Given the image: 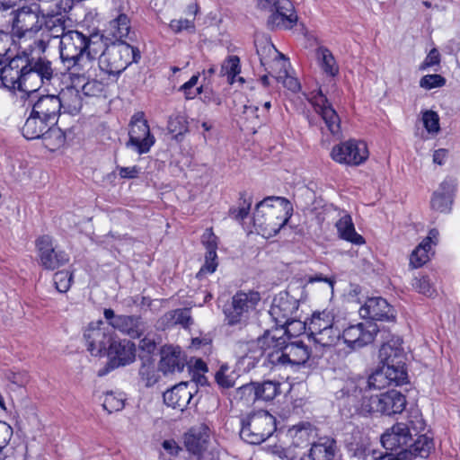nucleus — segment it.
I'll return each instance as SVG.
<instances>
[{"instance_id":"8fccbe9b","label":"nucleus","mask_w":460,"mask_h":460,"mask_svg":"<svg viewBox=\"0 0 460 460\" xmlns=\"http://www.w3.org/2000/svg\"><path fill=\"white\" fill-rule=\"evenodd\" d=\"M252 206L251 198L246 199L245 192L241 193L240 195V203L238 208H231L229 209V215L231 217L237 221H243L249 215L250 209Z\"/></svg>"},{"instance_id":"6ab92c4d","label":"nucleus","mask_w":460,"mask_h":460,"mask_svg":"<svg viewBox=\"0 0 460 460\" xmlns=\"http://www.w3.org/2000/svg\"><path fill=\"white\" fill-rule=\"evenodd\" d=\"M38 251L40 265L48 270H54L66 265L69 261V255L54 245V240L50 235L45 234L35 241Z\"/></svg>"},{"instance_id":"7c9ffc66","label":"nucleus","mask_w":460,"mask_h":460,"mask_svg":"<svg viewBox=\"0 0 460 460\" xmlns=\"http://www.w3.org/2000/svg\"><path fill=\"white\" fill-rule=\"evenodd\" d=\"M438 229H430L428 236L412 251L410 255V266L412 269L420 268L429 261L431 249L438 244Z\"/></svg>"},{"instance_id":"ea45409f","label":"nucleus","mask_w":460,"mask_h":460,"mask_svg":"<svg viewBox=\"0 0 460 460\" xmlns=\"http://www.w3.org/2000/svg\"><path fill=\"white\" fill-rule=\"evenodd\" d=\"M309 337L314 341L322 347H331L336 344V342L341 338V332L339 327L334 324L328 327L321 332H316L309 334Z\"/></svg>"},{"instance_id":"7ed1b4c3","label":"nucleus","mask_w":460,"mask_h":460,"mask_svg":"<svg viewBox=\"0 0 460 460\" xmlns=\"http://www.w3.org/2000/svg\"><path fill=\"white\" fill-rule=\"evenodd\" d=\"M407 373L381 366L368 378L358 376L347 380L341 393L347 396L349 402L358 408L362 395L369 396L371 390H380L393 385H402L407 383Z\"/></svg>"},{"instance_id":"b1692460","label":"nucleus","mask_w":460,"mask_h":460,"mask_svg":"<svg viewBox=\"0 0 460 460\" xmlns=\"http://www.w3.org/2000/svg\"><path fill=\"white\" fill-rule=\"evenodd\" d=\"M315 111L321 116L330 133L337 137L341 136V119L332 108L331 103L322 91L319 90L316 94L310 99Z\"/></svg>"},{"instance_id":"0eeeda50","label":"nucleus","mask_w":460,"mask_h":460,"mask_svg":"<svg viewBox=\"0 0 460 460\" xmlns=\"http://www.w3.org/2000/svg\"><path fill=\"white\" fill-rule=\"evenodd\" d=\"M104 46L102 53L98 54V66L108 75H120L131 63L140 59L137 49L125 41L101 42Z\"/></svg>"},{"instance_id":"423d86ee","label":"nucleus","mask_w":460,"mask_h":460,"mask_svg":"<svg viewBox=\"0 0 460 460\" xmlns=\"http://www.w3.org/2000/svg\"><path fill=\"white\" fill-rule=\"evenodd\" d=\"M271 332H278V340L270 346L268 365L271 367L304 365L310 358V350L303 341H289L286 337L290 329L275 328Z\"/></svg>"},{"instance_id":"20e7f679","label":"nucleus","mask_w":460,"mask_h":460,"mask_svg":"<svg viewBox=\"0 0 460 460\" xmlns=\"http://www.w3.org/2000/svg\"><path fill=\"white\" fill-rule=\"evenodd\" d=\"M293 214V206L283 197H267L260 201L253 212V224L262 235H276L288 222Z\"/></svg>"},{"instance_id":"09e8293b","label":"nucleus","mask_w":460,"mask_h":460,"mask_svg":"<svg viewBox=\"0 0 460 460\" xmlns=\"http://www.w3.org/2000/svg\"><path fill=\"white\" fill-rule=\"evenodd\" d=\"M240 58L237 56H230L221 66L220 73L226 75L230 84H233L234 77L240 74Z\"/></svg>"},{"instance_id":"f8f14e48","label":"nucleus","mask_w":460,"mask_h":460,"mask_svg":"<svg viewBox=\"0 0 460 460\" xmlns=\"http://www.w3.org/2000/svg\"><path fill=\"white\" fill-rule=\"evenodd\" d=\"M378 334L382 339L386 338L376 323L366 321L345 327L341 338L348 348L357 350L372 343Z\"/></svg>"},{"instance_id":"774afa93","label":"nucleus","mask_w":460,"mask_h":460,"mask_svg":"<svg viewBox=\"0 0 460 460\" xmlns=\"http://www.w3.org/2000/svg\"><path fill=\"white\" fill-rule=\"evenodd\" d=\"M13 434V428L5 421L0 420V446L8 445Z\"/></svg>"},{"instance_id":"412c9836","label":"nucleus","mask_w":460,"mask_h":460,"mask_svg":"<svg viewBox=\"0 0 460 460\" xmlns=\"http://www.w3.org/2000/svg\"><path fill=\"white\" fill-rule=\"evenodd\" d=\"M331 157L339 164L359 165L367 159L368 149L365 142L349 139L334 146Z\"/></svg>"},{"instance_id":"39448f33","label":"nucleus","mask_w":460,"mask_h":460,"mask_svg":"<svg viewBox=\"0 0 460 460\" xmlns=\"http://www.w3.org/2000/svg\"><path fill=\"white\" fill-rule=\"evenodd\" d=\"M425 421L419 411H414L405 422H397L387 429L381 437V443L387 450L398 456L399 460H405L404 451L409 449L413 437L423 431Z\"/></svg>"},{"instance_id":"e433bc0d","label":"nucleus","mask_w":460,"mask_h":460,"mask_svg":"<svg viewBox=\"0 0 460 460\" xmlns=\"http://www.w3.org/2000/svg\"><path fill=\"white\" fill-rule=\"evenodd\" d=\"M434 448V442L427 435H420L411 443L409 449L404 451L405 460H411L415 456L427 457Z\"/></svg>"},{"instance_id":"de8ad7c7","label":"nucleus","mask_w":460,"mask_h":460,"mask_svg":"<svg viewBox=\"0 0 460 460\" xmlns=\"http://www.w3.org/2000/svg\"><path fill=\"white\" fill-rule=\"evenodd\" d=\"M216 381L223 388H230L235 385L237 374L227 365H222L215 376Z\"/></svg>"},{"instance_id":"aec40b11","label":"nucleus","mask_w":460,"mask_h":460,"mask_svg":"<svg viewBox=\"0 0 460 460\" xmlns=\"http://www.w3.org/2000/svg\"><path fill=\"white\" fill-rule=\"evenodd\" d=\"M277 332H271V330L266 331L262 336L255 341H238L234 345V353L239 358H250L259 360L265 357L264 364L268 365V355L270 353V346L278 340Z\"/></svg>"},{"instance_id":"dca6fc26","label":"nucleus","mask_w":460,"mask_h":460,"mask_svg":"<svg viewBox=\"0 0 460 460\" xmlns=\"http://www.w3.org/2000/svg\"><path fill=\"white\" fill-rule=\"evenodd\" d=\"M297 309L298 302L296 299L280 295L273 299L269 313L279 328L290 329V326L297 325L299 330H305V323L295 319Z\"/></svg>"},{"instance_id":"69168bd1","label":"nucleus","mask_w":460,"mask_h":460,"mask_svg":"<svg viewBox=\"0 0 460 460\" xmlns=\"http://www.w3.org/2000/svg\"><path fill=\"white\" fill-rule=\"evenodd\" d=\"M243 115L246 119H255L259 123H262L265 120V114L260 113V109L255 105H245L243 109Z\"/></svg>"},{"instance_id":"5701e85b","label":"nucleus","mask_w":460,"mask_h":460,"mask_svg":"<svg viewBox=\"0 0 460 460\" xmlns=\"http://www.w3.org/2000/svg\"><path fill=\"white\" fill-rule=\"evenodd\" d=\"M111 369L131 364L136 358V346L128 340H115L110 344L106 353Z\"/></svg>"},{"instance_id":"a878e982","label":"nucleus","mask_w":460,"mask_h":460,"mask_svg":"<svg viewBox=\"0 0 460 460\" xmlns=\"http://www.w3.org/2000/svg\"><path fill=\"white\" fill-rule=\"evenodd\" d=\"M197 392L194 383L181 382L164 393V402L169 407L182 411L190 402L193 393Z\"/></svg>"},{"instance_id":"a211bd4d","label":"nucleus","mask_w":460,"mask_h":460,"mask_svg":"<svg viewBox=\"0 0 460 460\" xmlns=\"http://www.w3.org/2000/svg\"><path fill=\"white\" fill-rule=\"evenodd\" d=\"M87 350L93 356H103L113 341V331L102 321L91 323L84 330Z\"/></svg>"},{"instance_id":"2f4dec72","label":"nucleus","mask_w":460,"mask_h":460,"mask_svg":"<svg viewBox=\"0 0 460 460\" xmlns=\"http://www.w3.org/2000/svg\"><path fill=\"white\" fill-rule=\"evenodd\" d=\"M50 132L59 133V129L56 128L46 119L43 120L39 115H34V112L31 111L22 127L23 137L31 140L46 138L47 135Z\"/></svg>"},{"instance_id":"49530a36","label":"nucleus","mask_w":460,"mask_h":460,"mask_svg":"<svg viewBox=\"0 0 460 460\" xmlns=\"http://www.w3.org/2000/svg\"><path fill=\"white\" fill-rule=\"evenodd\" d=\"M289 66L288 62H286L285 65L280 66L279 71L274 74V78L283 84L284 87L288 89L289 91L296 93L300 89V84L296 77H293L288 75V67Z\"/></svg>"},{"instance_id":"4be33fe9","label":"nucleus","mask_w":460,"mask_h":460,"mask_svg":"<svg viewBox=\"0 0 460 460\" xmlns=\"http://www.w3.org/2000/svg\"><path fill=\"white\" fill-rule=\"evenodd\" d=\"M103 314L111 328L116 329L133 339L139 338L146 331V324L139 316L116 315L111 308L105 309Z\"/></svg>"},{"instance_id":"ddd939ff","label":"nucleus","mask_w":460,"mask_h":460,"mask_svg":"<svg viewBox=\"0 0 460 460\" xmlns=\"http://www.w3.org/2000/svg\"><path fill=\"white\" fill-rule=\"evenodd\" d=\"M261 296L258 292H237L230 304L225 305L224 314L228 325L243 324L250 312L255 308Z\"/></svg>"},{"instance_id":"4d7b16f0","label":"nucleus","mask_w":460,"mask_h":460,"mask_svg":"<svg viewBox=\"0 0 460 460\" xmlns=\"http://www.w3.org/2000/svg\"><path fill=\"white\" fill-rule=\"evenodd\" d=\"M217 258V248H215V245H211L210 249H207L206 252V262L201 267L200 270L197 274L198 277H200L204 273H213L217 267V263L216 262Z\"/></svg>"},{"instance_id":"3c124183","label":"nucleus","mask_w":460,"mask_h":460,"mask_svg":"<svg viewBox=\"0 0 460 460\" xmlns=\"http://www.w3.org/2000/svg\"><path fill=\"white\" fill-rule=\"evenodd\" d=\"M235 398L243 401L244 403H251L258 401L256 382L245 384L235 391Z\"/></svg>"},{"instance_id":"58836bf2","label":"nucleus","mask_w":460,"mask_h":460,"mask_svg":"<svg viewBox=\"0 0 460 460\" xmlns=\"http://www.w3.org/2000/svg\"><path fill=\"white\" fill-rule=\"evenodd\" d=\"M43 28L47 31L46 36H42L49 41V38H59L66 34L67 31L66 28V19L59 15H48L44 22H42Z\"/></svg>"},{"instance_id":"6e6552de","label":"nucleus","mask_w":460,"mask_h":460,"mask_svg":"<svg viewBox=\"0 0 460 460\" xmlns=\"http://www.w3.org/2000/svg\"><path fill=\"white\" fill-rule=\"evenodd\" d=\"M22 54L23 61L27 64L23 69L22 92L33 93L43 85H49L54 76L51 61L34 50Z\"/></svg>"},{"instance_id":"bf43d9fd","label":"nucleus","mask_w":460,"mask_h":460,"mask_svg":"<svg viewBox=\"0 0 460 460\" xmlns=\"http://www.w3.org/2000/svg\"><path fill=\"white\" fill-rule=\"evenodd\" d=\"M445 84L446 79L438 74L424 75L420 81V86L427 90L442 87Z\"/></svg>"},{"instance_id":"6e6d98bb","label":"nucleus","mask_w":460,"mask_h":460,"mask_svg":"<svg viewBox=\"0 0 460 460\" xmlns=\"http://www.w3.org/2000/svg\"><path fill=\"white\" fill-rule=\"evenodd\" d=\"M422 121L425 128L430 134H438L440 130L439 117L433 111H426L422 113Z\"/></svg>"},{"instance_id":"f3484780","label":"nucleus","mask_w":460,"mask_h":460,"mask_svg":"<svg viewBox=\"0 0 460 460\" xmlns=\"http://www.w3.org/2000/svg\"><path fill=\"white\" fill-rule=\"evenodd\" d=\"M384 342L379 349V358L382 366L407 373L405 368V353L402 346V340L396 335H392L386 331Z\"/></svg>"},{"instance_id":"4468645a","label":"nucleus","mask_w":460,"mask_h":460,"mask_svg":"<svg viewBox=\"0 0 460 460\" xmlns=\"http://www.w3.org/2000/svg\"><path fill=\"white\" fill-rule=\"evenodd\" d=\"M129 139L127 146L139 155L146 154L155 143V137L151 134L147 120L142 111L136 112L130 119Z\"/></svg>"},{"instance_id":"13d9d810","label":"nucleus","mask_w":460,"mask_h":460,"mask_svg":"<svg viewBox=\"0 0 460 460\" xmlns=\"http://www.w3.org/2000/svg\"><path fill=\"white\" fill-rule=\"evenodd\" d=\"M105 85L102 82L99 80H88L82 86V92L84 95L89 97H98L101 96L104 91Z\"/></svg>"},{"instance_id":"f704fd0d","label":"nucleus","mask_w":460,"mask_h":460,"mask_svg":"<svg viewBox=\"0 0 460 460\" xmlns=\"http://www.w3.org/2000/svg\"><path fill=\"white\" fill-rule=\"evenodd\" d=\"M336 450V441L333 438H321L312 445L307 457L312 460H332Z\"/></svg>"},{"instance_id":"052dcab7","label":"nucleus","mask_w":460,"mask_h":460,"mask_svg":"<svg viewBox=\"0 0 460 460\" xmlns=\"http://www.w3.org/2000/svg\"><path fill=\"white\" fill-rule=\"evenodd\" d=\"M166 316L172 320L174 323L181 324L183 327H188L191 324L190 311L186 308L172 311Z\"/></svg>"},{"instance_id":"9b49d317","label":"nucleus","mask_w":460,"mask_h":460,"mask_svg":"<svg viewBox=\"0 0 460 460\" xmlns=\"http://www.w3.org/2000/svg\"><path fill=\"white\" fill-rule=\"evenodd\" d=\"M4 51L0 58V86L22 92L23 69L27 65L23 61V54L18 49L17 54L11 57L10 49H4Z\"/></svg>"},{"instance_id":"1a4fd4ad","label":"nucleus","mask_w":460,"mask_h":460,"mask_svg":"<svg viewBox=\"0 0 460 460\" xmlns=\"http://www.w3.org/2000/svg\"><path fill=\"white\" fill-rule=\"evenodd\" d=\"M405 406V396L394 389L376 395H362V402L358 405L364 412H379L388 416L401 413Z\"/></svg>"},{"instance_id":"393cba45","label":"nucleus","mask_w":460,"mask_h":460,"mask_svg":"<svg viewBox=\"0 0 460 460\" xmlns=\"http://www.w3.org/2000/svg\"><path fill=\"white\" fill-rule=\"evenodd\" d=\"M359 314L369 321L393 322L395 319L394 310L387 301L382 297H369L359 308Z\"/></svg>"},{"instance_id":"4c0bfd02","label":"nucleus","mask_w":460,"mask_h":460,"mask_svg":"<svg viewBox=\"0 0 460 460\" xmlns=\"http://www.w3.org/2000/svg\"><path fill=\"white\" fill-rule=\"evenodd\" d=\"M339 236L355 244H362L365 243L364 238L358 234L354 227L352 218L349 215L345 214L335 224Z\"/></svg>"},{"instance_id":"bb28decb","label":"nucleus","mask_w":460,"mask_h":460,"mask_svg":"<svg viewBox=\"0 0 460 460\" xmlns=\"http://www.w3.org/2000/svg\"><path fill=\"white\" fill-rule=\"evenodd\" d=\"M31 111L54 127L61 114L59 101L55 94L42 95L33 103Z\"/></svg>"},{"instance_id":"9d476101","label":"nucleus","mask_w":460,"mask_h":460,"mask_svg":"<svg viewBox=\"0 0 460 460\" xmlns=\"http://www.w3.org/2000/svg\"><path fill=\"white\" fill-rule=\"evenodd\" d=\"M276 429V419L266 411H259L248 417L240 436L245 442L258 445L269 438Z\"/></svg>"},{"instance_id":"c9c22d12","label":"nucleus","mask_w":460,"mask_h":460,"mask_svg":"<svg viewBox=\"0 0 460 460\" xmlns=\"http://www.w3.org/2000/svg\"><path fill=\"white\" fill-rule=\"evenodd\" d=\"M209 439V430L207 427H201L199 429L191 430L185 438V446L189 452L194 455H199L206 449Z\"/></svg>"},{"instance_id":"680f3d73","label":"nucleus","mask_w":460,"mask_h":460,"mask_svg":"<svg viewBox=\"0 0 460 460\" xmlns=\"http://www.w3.org/2000/svg\"><path fill=\"white\" fill-rule=\"evenodd\" d=\"M4 376L11 384L19 387L25 386L30 381V376L26 371H7Z\"/></svg>"},{"instance_id":"338daca9","label":"nucleus","mask_w":460,"mask_h":460,"mask_svg":"<svg viewBox=\"0 0 460 460\" xmlns=\"http://www.w3.org/2000/svg\"><path fill=\"white\" fill-rule=\"evenodd\" d=\"M440 62V55L437 49H432L421 63L420 69L425 70L435 65H438Z\"/></svg>"},{"instance_id":"72a5a7b5","label":"nucleus","mask_w":460,"mask_h":460,"mask_svg":"<svg viewBox=\"0 0 460 460\" xmlns=\"http://www.w3.org/2000/svg\"><path fill=\"white\" fill-rule=\"evenodd\" d=\"M56 97L59 101L60 111L63 109L64 112L75 115L82 109L83 102L80 92L74 86L63 89Z\"/></svg>"},{"instance_id":"5fc2aeb1","label":"nucleus","mask_w":460,"mask_h":460,"mask_svg":"<svg viewBox=\"0 0 460 460\" xmlns=\"http://www.w3.org/2000/svg\"><path fill=\"white\" fill-rule=\"evenodd\" d=\"M413 288L426 296H432L436 292L435 288L430 284V280L427 276L416 277L412 279L411 283Z\"/></svg>"},{"instance_id":"603ef678","label":"nucleus","mask_w":460,"mask_h":460,"mask_svg":"<svg viewBox=\"0 0 460 460\" xmlns=\"http://www.w3.org/2000/svg\"><path fill=\"white\" fill-rule=\"evenodd\" d=\"M125 399L121 394H116L113 392L105 394L102 407L109 413L121 411L125 406Z\"/></svg>"},{"instance_id":"f257e3e1","label":"nucleus","mask_w":460,"mask_h":460,"mask_svg":"<svg viewBox=\"0 0 460 460\" xmlns=\"http://www.w3.org/2000/svg\"><path fill=\"white\" fill-rule=\"evenodd\" d=\"M99 35L86 36L78 31H67L59 40V57L62 64L77 73L92 75V64L96 60L101 48H98Z\"/></svg>"},{"instance_id":"c756f323","label":"nucleus","mask_w":460,"mask_h":460,"mask_svg":"<svg viewBox=\"0 0 460 460\" xmlns=\"http://www.w3.org/2000/svg\"><path fill=\"white\" fill-rule=\"evenodd\" d=\"M255 47L261 66L264 68H268L267 66H269L270 69L275 71L276 66H282L288 62L285 56L269 40H257L255 41Z\"/></svg>"},{"instance_id":"79ce46f5","label":"nucleus","mask_w":460,"mask_h":460,"mask_svg":"<svg viewBox=\"0 0 460 460\" xmlns=\"http://www.w3.org/2000/svg\"><path fill=\"white\" fill-rule=\"evenodd\" d=\"M138 374L146 387L153 386L159 379L155 361L150 357L142 360Z\"/></svg>"},{"instance_id":"0e129e2a","label":"nucleus","mask_w":460,"mask_h":460,"mask_svg":"<svg viewBox=\"0 0 460 460\" xmlns=\"http://www.w3.org/2000/svg\"><path fill=\"white\" fill-rule=\"evenodd\" d=\"M272 454L279 457L281 460H296V454L292 447H283L281 446H274Z\"/></svg>"},{"instance_id":"c85d7f7f","label":"nucleus","mask_w":460,"mask_h":460,"mask_svg":"<svg viewBox=\"0 0 460 460\" xmlns=\"http://www.w3.org/2000/svg\"><path fill=\"white\" fill-rule=\"evenodd\" d=\"M130 31V20L125 13H119L116 18L110 21L102 35H99V42L124 41Z\"/></svg>"},{"instance_id":"a19ab883","label":"nucleus","mask_w":460,"mask_h":460,"mask_svg":"<svg viewBox=\"0 0 460 460\" xmlns=\"http://www.w3.org/2000/svg\"><path fill=\"white\" fill-rule=\"evenodd\" d=\"M336 324L334 323L333 314L330 311H323L314 313L308 324L309 334L321 332L328 327Z\"/></svg>"},{"instance_id":"cd10ccee","label":"nucleus","mask_w":460,"mask_h":460,"mask_svg":"<svg viewBox=\"0 0 460 460\" xmlns=\"http://www.w3.org/2000/svg\"><path fill=\"white\" fill-rule=\"evenodd\" d=\"M456 188V181L451 177H447L440 183L438 189L433 193L431 208L442 213L449 212L451 210Z\"/></svg>"},{"instance_id":"864d4df0","label":"nucleus","mask_w":460,"mask_h":460,"mask_svg":"<svg viewBox=\"0 0 460 460\" xmlns=\"http://www.w3.org/2000/svg\"><path fill=\"white\" fill-rule=\"evenodd\" d=\"M72 279L73 274L68 270H59L53 277L55 287L60 293H66L69 290Z\"/></svg>"},{"instance_id":"37998d69","label":"nucleus","mask_w":460,"mask_h":460,"mask_svg":"<svg viewBox=\"0 0 460 460\" xmlns=\"http://www.w3.org/2000/svg\"><path fill=\"white\" fill-rule=\"evenodd\" d=\"M258 400L270 402L280 394V383L278 381L265 380L256 382Z\"/></svg>"},{"instance_id":"f03ea898","label":"nucleus","mask_w":460,"mask_h":460,"mask_svg":"<svg viewBox=\"0 0 460 460\" xmlns=\"http://www.w3.org/2000/svg\"><path fill=\"white\" fill-rule=\"evenodd\" d=\"M12 15L10 34L1 32V39L11 40L22 53L34 50L44 54L49 47V40L37 37L38 32L43 29L39 13L31 6H22L13 12Z\"/></svg>"},{"instance_id":"c03bdc74","label":"nucleus","mask_w":460,"mask_h":460,"mask_svg":"<svg viewBox=\"0 0 460 460\" xmlns=\"http://www.w3.org/2000/svg\"><path fill=\"white\" fill-rule=\"evenodd\" d=\"M317 56L324 73L335 76L339 72V67L332 52L328 49L321 47L317 49Z\"/></svg>"},{"instance_id":"a18cd8bd","label":"nucleus","mask_w":460,"mask_h":460,"mask_svg":"<svg viewBox=\"0 0 460 460\" xmlns=\"http://www.w3.org/2000/svg\"><path fill=\"white\" fill-rule=\"evenodd\" d=\"M167 128L171 134L173 135V138L177 141L181 140L186 132H188V121L184 115L177 114L171 116L168 120Z\"/></svg>"},{"instance_id":"2eb2a0df","label":"nucleus","mask_w":460,"mask_h":460,"mask_svg":"<svg viewBox=\"0 0 460 460\" xmlns=\"http://www.w3.org/2000/svg\"><path fill=\"white\" fill-rule=\"evenodd\" d=\"M263 8H269L271 14L268 18V27L271 30L292 29L297 22V15L289 0H260Z\"/></svg>"},{"instance_id":"473e14b6","label":"nucleus","mask_w":460,"mask_h":460,"mask_svg":"<svg viewBox=\"0 0 460 460\" xmlns=\"http://www.w3.org/2000/svg\"><path fill=\"white\" fill-rule=\"evenodd\" d=\"M184 365L185 360L180 347L164 346L162 349L159 370L164 374L181 372Z\"/></svg>"},{"instance_id":"e2e57ef3","label":"nucleus","mask_w":460,"mask_h":460,"mask_svg":"<svg viewBox=\"0 0 460 460\" xmlns=\"http://www.w3.org/2000/svg\"><path fill=\"white\" fill-rule=\"evenodd\" d=\"M171 30L175 33H180L183 31H194L195 25L193 21L188 19H175L170 22Z\"/></svg>"}]
</instances>
